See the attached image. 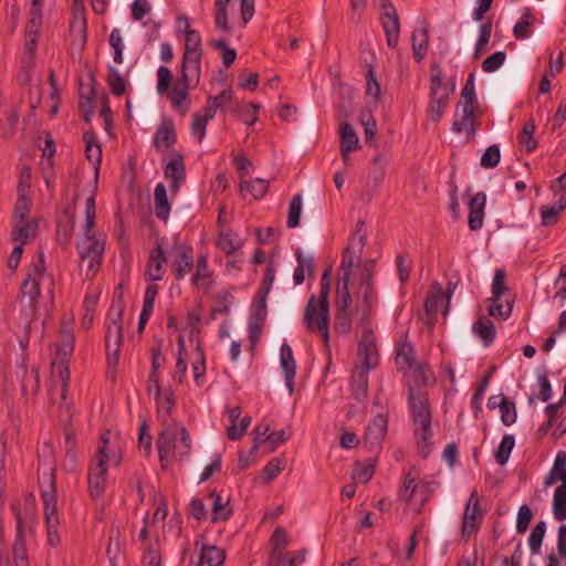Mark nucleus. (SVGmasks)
<instances>
[{
    "instance_id": "50",
    "label": "nucleus",
    "mask_w": 566,
    "mask_h": 566,
    "mask_svg": "<svg viewBox=\"0 0 566 566\" xmlns=\"http://www.w3.org/2000/svg\"><path fill=\"white\" fill-rule=\"evenodd\" d=\"M473 331L476 335L484 339L486 345L491 344L495 338V327L493 323L485 317H480L473 324Z\"/></svg>"
},
{
    "instance_id": "48",
    "label": "nucleus",
    "mask_w": 566,
    "mask_h": 566,
    "mask_svg": "<svg viewBox=\"0 0 566 566\" xmlns=\"http://www.w3.org/2000/svg\"><path fill=\"white\" fill-rule=\"evenodd\" d=\"M296 259L297 266L294 271L293 279L295 284L300 285L304 282L306 272H308L310 274L313 273L314 261L312 258H305L300 249L296 251Z\"/></svg>"
},
{
    "instance_id": "18",
    "label": "nucleus",
    "mask_w": 566,
    "mask_h": 566,
    "mask_svg": "<svg viewBox=\"0 0 566 566\" xmlns=\"http://www.w3.org/2000/svg\"><path fill=\"white\" fill-rule=\"evenodd\" d=\"M166 254L160 244H156L149 253L145 277L149 282L160 281L165 274Z\"/></svg>"
},
{
    "instance_id": "38",
    "label": "nucleus",
    "mask_w": 566,
    "mask_h": 566,
    "mask_svg": "<svg viewBox=\"0 0 566 566\" xmlns=\"http://www.w3.org/2000/svg\"><path fill=\"white\" fill-rule=\"evenodd\" d=\"M226 560V551L214 545L203 544L200 549V564L221 566Z\"/></svg>"
},
{
    "instance_id": "24",
    "label": "nucleus",
    "mask_w": 566,
    "mask_h": 566,
    "mask_svg": "<svg viewBox=\"0 0 566 566\" xmlns=\"http://www.w3.org/2000/svg\"><path fill=\"white\" fill-rule=\"evenodd\" d=\"M387 418L382 415L376 416L368 424L365 432V443L370 448L378 447L387 433Z\"/></svg>"
},
{
    "instance_id": "6",
    "label": "nucleus",
    "mask_w": 566,
    "mask_h": 566,
    "mask_svg": "<svg viewBox=\"0 0 566 566\" xmlns=\"http://www.w3.org/2000/svg\"><path fill=\"white\" fill-rule=\"evenodd\" d=\"M41 496L44 503V517L48 528V542L51 546L56 547L60 542L57 526L60 524L56 507V486H55V469H51L45 480V485L41 486Z\"/></svg>"
},
{
    "instance_id": "13",
    "label": "nucleus",
    "mask_w": 566,
    "mask_h": 566,
    "mask_svg": "<svg viewBox=\"0 0 566 566\" xmlns=\"http://www.w3.org/2000/svg\"><path fill=\"white\" fill-rule=\"evenodd\" d=\"M381 10V24L389 48H396L399 40L400 24L396 8L390 0H373Z\"/></svg>"
},
{
    "instance_id": "27",
    "label": "nucleus",
    "mask_w": 566,
    "mask_h": 566,
    "mask_svg": "<svg viewBox=\"0 0 566 566\" xmlns=\"http://www.w3.org/2000/svg\"><path fill=\"white\" fill-rule=\"evenodd\" d=\"M191 87L195 86L179 78L169 93V99L171 102V105L176 109H180L182 114H186L189 109V104H187L186 102L188 99L189 90Z\"/></svg>"
},
{
    "instance_id": "5",
    "label": "nucleus",
    "mask_w": 566,
    "mask_h": 566,
    "mask_svg": "<svg viewBox=\"0 0 566 566\" xmlns=\"http://www.w3.org/2000/svg\"><path fill=\"white\" fill-rule=\"evenodd\" d=\"M156 444L163 467L176 455L184 459L191 449L189 432L181 424L165 426L159 433Z\"/></svg>"
},
{
    "instance_id": "40",
    "label": "nucleus",
    "mask_w": 566,
    "mask_h": 566,
    "mask_svg": "<svg viewBox=\"0 0 566 566\" xmlns=\"http://www.w3.org/2000/svg\"><path fill=\"white\" fill-rule=\"evenodd\" d=\"M566 208V193L559 196L557 202L553 206H544L541 209L542 222L545 226L554 224L559 214Z\"/></svg>"
},
{
    "instance_id": "7",
    "label": "nucleus",
    "mask_w": 566,
    "mask_h": 566,
    "mask_svg": "<svg viewBox=\"0 0 566 566\" xmlns=\"http://www.w3.org/2000/svg\"><path fill=\"white\" fill-rule=\"evenodd\" d=\"M36 254L38 259L29 265L25 279L20 289L23 297L29 298V306L33 308L36 306L38 297L40 296V284L45 279L50 281L49 293L51 296L53 295V281L45 271L44 253L39 250Z\"/></svg>"
},
{
    "instance_id": "47",
    "label": "nucleus",
    "mask_w": 566,
    "mask_h": 566,
    "mask_svg": "<svg viewBox=\"0 0 566 566\" xmlns=\"http://www.w3.org/2000/svg\"><path fill=\"white\" fill-rule=\"evenodd\" d=\"M340 148L346 150H356L359 145L358 136L349 123H342L339 128Z\"/></svg>"
},
{
    "instance_id": "36",
    "label": "nucleus",
    "mask_w": 566,
    "mask_h": 566,
    "mask_svg": "<svg viewBox=\"0 0 566 566\" xmlns=\"http://www.w3.org/2000/svg\"><path fill=\"white\" fill-rule=\"evenodd\" d=\"M192 117L191 134L198 138L199 143H201L206 136L208 122L214 117L213 109L203 107L202 113L196 112Z\"/></svg>"
},
{
    "instance_id": "11",
    "label": "nucleus",
    "mask_w": 566,
    "mask_h": 566,
    "mask_svg": "<svg viewBox=\"0 0 566 566\" xmlns=\"http://www.w3.org/2000/svg\"><path fill=\"white\" fill-rule=\"evenodd\" d=\"M431 72V87H430V104L428 106V114L433 122H439L448 107L450 98V90L442 84V70L439 64L434 63L430 67Z\"/></svg>"
},
{
    "instance_id": "2",
    "label": "nucleus",
    "mask_w": 566,
    "mask_h": 566,
    "mask_svg": "<svg viewBox=\"0 0 566 566\" xmlns=\"http://www.w3.org/2000/svg\"><path fill=\"white\" fill-rule=\"evenodd\" d=\"M408 405L412 413L415 437L417 439L419 453L422 458H428L430 453V441L433 436L431 427V411L428 396L423 391H417L409 387Z\"/></svg>"
},
{
    "instance_id": "41",
    "label": "nucleus",
    "mask_w": 566,
    "mask_h": 566,
    "mask_svg": "<svg viewBox=\"0 0 566 566\" xmlns=\"http://www.w3.org/2000/svg\"><path fill=\"white\" fill-rule=\"evenodd\" d=\"M18 191L19 196L13 210L14 222L30 221L29 213L31 209V200L24 193V188L22 187V184L18 186Z\"/></svg>"
},
{
    "instance_id": "49",
    "label": "nucleus",
    "mask_w": 566,
    "mask_h": 566,
    "mask_svg": "<svg viewBox=\"0 0 566 566\" xmlns=\"http://www.w3.org/2000/svg\"><path fill=\"white\" fill-rule=\"evenodd\" d=\"M553 512L557 521L566 520V485L557 486L553 499Z\"/></svg>"
},
{
    "instance_id": "37",
    "label": "nucleus",
    "mask_w": 566,
    "mask_h": 566,
    "mask_svg": "<svg viewBox=\"0 0 566 566\" xmlns=\"http://www.w3.org/2000/svg\"><path fill=\"white\" fill-rule=\"evenodd\" d=\"M157 412H158V419L163 427L169 426V424H178L171 419V410L174 406V397L171 392H166L165 397L161 398V394L157 397Z\"/></svg>"
},
{
    "instance_id": "35",
    "label": "nucleus",
    "mask_w": 566,
    "mask_h": 566,
    "mask_svg": "<svg viewBox=\"0 0 566 566\" xmlns=\"http://www.w3.org/2000/svg\"><path fill=\"white\" fill-rule=\"evenodd\" d=\"M155 214L158 219L167 221L170 213V203L167 197V190L164 184H158L154 192Z\"/></svg>"
},
{
    "instance_id": "9",
    "label": "nucleus",
    "mask_w": 566,
    "mask_h": 566,
    "mask_svg": "<svg viewBox=\"0 0 566 566\" xmlns=\"http://www.w3.org/2000/svg\"><path fill=\"white\" fill-rule=\"evenodd\" d=\"M108 439L102 437V444L98 447L95 455L91 461L87 474L88 491L92 497L97 499L102 496L106 489L107 483V462L109 455L106 453V446Z\"/></svg>"
},
{
    "instance_id": "42",
    "label": "nucleus",
    "mask_w": 566,
    "mask_h": 566,
    "mask_svg": "<svg viewBox=\"0 0 566 566\" xmlns=\"http://www.w3.org/2000/svg\"><path fill=\"white\" fill-rule=\"evenodd\" d=\"M241 193L249 192L254 199H262L269 190V181L262 178H255L252 181H240Z\"/></svg>"
},
{
    "instance_id": "63",
    "label": "nucleus",
    "mask_w": 566,
    "mask_h": 566,
    "mask_svg": "<svg viewBox=\"0 0 566 566\" xmlns=\"http://www.w3.org/2000/svg\"><path fill=\"white\" fill-rule=\"evenodd\" d=\"M42 25V10L39 6H32L29 13V21L25 30V34L39 35L40 28Z\"/></svg>"
},
{
    "instance_id": "20",
    "label": "nucleus",
    "mask_w": 566,
    "mask_h": 566,
    "mask_svg": "<svg viewBox=\"0 0 566 566\" xmlns=\"http://www.w3.org/2000/svg\"><path fill=\"white\" fill-rule=\"evenodd\" d=\"M449 303L450 296L444 294L443 289L439 283H434L427 295L424 310L428 315L437 314L440 311L446 315L449 308Z\"/></svg>"
},
{
    "instance_id": "12",
    "label": "nucleus",
    "mask_w": 566,
    "mask_h": 566,
    "mask_svg": "<svg viewBox=\"0 0 566 566\" xmlns=\"http://www.w3.org/2000/svg\"><path fill=\"white\" fill-rule=\"evenodd\" d=\"M361 328V338L357 348V366L360 368L373 369L378 364V352L373 329L369 323L357 325Z\"/></svg>"
},
{
    "instance_id": "8",
    "label": "nucleus",
    "mask_w": 566,
    "mask_h": 566,
    "mask_svg": "<svg viewBox=\"0 0 566 566\" xmlns=\"http://www.w3.org/2000/svg\"><path fill=\"white\" fill-rule=\"evenodd\" d=\"M396 366L399 371H411L418 386L427 385L433 377L430 369L417 360L413 346L408 340L400 342L396 346Z\"/></svg>"
},
{
    "instance_id": "30",
    "label": "nucleus",
    "mask_w": 566,
    "mask_h": 566,
    "mask_svg": "<svg viewBox=\"0 0 566 566\" xmlns=\"http://www.w3.org/2000/svg\"><path fill=\"white\" fill-rule=\"evenodd\" d=\"M75 336L69 324L62 322L57 343L59 358H70L74 350Z\"/></svg>"
},
{
    "instance_id": "51",
    "label": "nucleus",
    "mask_w": 566,
    "mask_h": 566,
    "mask_svg": "<svg viewBox=\"0 0 566 566\" xmlns=\"http://www.w3.org/2000/svg\"><path fill=\"white\" fill-rule=\"evenodd\" d=\"M492 34V23L484 22L480 25L479 39L475 43L474 59H480L486 51Z\"/></svg>"
},
{
    "instance_id": "1",
    "label": "nucleus",
    "mask_w": 566,
    "mask_h": 566,
    "mask_svg": "<svg viewBox=\"0 0 566 566\" xmlns=\"http://www.w3.org/2000/svg\"><path fill=\"white\" fill-rule=\"evenodd\" d=\"M364 222L357 224L356 232L350 237L347 248L345 249L339 266V279L335 298V323L334 328L337 333L349 336L353 328V321L348 311L353 303L349 293V281L354 266L358 265L361 259V252L365 247L366 237L360 233Z\"/></svg>"
},
{
    "instance_id": "61",
    "label": "nucleus",
    "mask_w": 566,
    "mask_h": 566,
    "mask_svg": "<svg viewBox=\"0 0 566 566\" xmlns=\"http://www.w3.org/2000/svg\"><path fill=\"white\" fill-rule=\"evenodd\" d=\"M231 0H216V27L223 31H230V25L228 23V11L227 7Z\"/></svg>"
},
{
    "instance_id": "23",
    "label": "nucleus",
    "mask_w": 566,
    "mask_h": 566,
    "mask_svg": "<svg viewBox=\"0 0 566 566\" xmlns=\"http://www.w3.org/2000/svg\"><path fill=\"white\" fill-rule=\"evenodd\" d=\"M486 203V196L480 191L475 193L469 202V228L472 231H476L483 226L484 208Z\"/></svg>"
},
{
    "instance_id": "60",
    "label": "nucleus",
    "mask_w": 566,
    "mask_h": 566,
    "mask_svg": "<svg viewBox=\"0 0 566 566\" xmlns=\"http://www.w3.org/2000/svg\"><path fill=\"white\" fill-rule=\"evenodd\" d=\"M232 99H233L232 90H223L216 97L209 96L205 108L213 109V116H214L219 108L229 105L232 102Z\"/></svg>"
},
{
    "instance_id": "46",
    "label": "nucleus",
    "mask_w": 566,
    "mask_h": 566,
    "mask_svg": "<svg viewBox=\"0 0 566 566\" xmlns=\"http://www.w3.org/2000/svg\"><path fill=\"white\" fill-rule=\"evenodd\" d=\"M86 18H85V7L84 0H74L73 1V21L71 22V29L73 31H78L83 39L86 36Z\"/></svg>"
},
{
    "instance_id": "14",
    "label": "nucleus",
    "mask_w": 566,
    "mask_h": 566,
    "mask_svg": "<svg viewBox=\"0 0 566 566\" xmlns=\"http://www.w3.org/2000/svg\"><path fill=\"white\" fill-rule=\"evenodd\" d=\"M484 512L480 507V500L476 490H473L467 502L461 532L463 537H469L476 533L482 524Z\"/></svg>"
},
{
    "instance_id": "58",
    "label": "nucleus",
    "mask_w": 566,
    "mask_h": 566,
    "mask_svg": "<svg viewBox=\"0 0 566 566\" xmlns=\"http://www.w3.org/2000/svg\"><path fill=\"white\" fill-rule=\"evenodd\" d=\"M374 473L375 465L371 461L357 462L353 470L352 476L358 482L367 483L373 478Z\"/></svg>"
},
{
    "instance_id": "25",
    "label": "nucleus",
    "mask_w": 566,
    "mask_h": 566,
    "mask_svg": "<svg viewBox=\"0 0 566 566\" xmlns=\"http://www.w3.org/2000/svg\"><path fill=\"white\" fill-rule=\"evenodd\" d=\"M124 313V304L122 301L115 302L112 304L108 312V319L111 322L109 325L114 326L115 329V343H114V356L115 360H118V353L123 342V325L122 318Z\"/></svg>"
},
{
    "instance_id": "32",
    "label": "nucleus",
    "mask_w": 566,
    "mask_h": 566,
    "mask_svg": "<svg viewBox=\"0 0 566 566\" xmlns=\"http://www.w3.org/2000/svg\"><path fill=\"white\" fill-rule=\"evenodd\" d=\"M217 247L227 255H231L242 247V240L232 230L221 231L217 239Z\"/></svg>"
},
{
    "instance_id": "26",
    "label": "nucleus",
    "mask_w": 566,
    "mask_h": 566,
    "mask_svg": "<svg viewBox=\"0 0 566 566\" xmlns=\"http://www.w3.org/2000/svg\"><path fill=\"white\" fill-rule=\"evenodd\" d=\"M177 140V135L171 120L163 122L157 128L155 135V147L159 151H165L170 148Z\"/></svg>"
},
{
    "instance_id": "29",
    "label": "nucleus",
    "mask_w": 566,
    "mask_h": 566,
    "mask_svg": "<svg viewBox=\"0 0 566 566\" xmlns=\"http://www.w3.org/2000/svg\"><path fill=\"white\" fill-rule=\"evenodd\" d=\"M165 177L171 180V192L177 193L179 190V184L185 180L186 177V168L180 156L169 161L165 168Z\"/></svg>"
},
{
    "instance_id": "19",
    "label": "nucleus",
    "mask_w": 566,
    "mask_h": 566,
    "mask_svg": "<svg viewBox=\"0 0 566 566\" xmlns=\"http://www.w3.org/2000/svg\"><path fill=\"white\" fill-rule=\"evenodd\" d=\"M201 56L202 54L196 53L182 55L180 78L193 86H197L200 82Z\"/></svg>"
},
{
    "instance_id": "57",
    "label": "nucleus",
    "mask_w": 566,
    "mask_h": 566,
    "mask_svg": "<svg viewBox=\"0 0 566 566\" xmlns=\"http://www.w3.org/2000/svg\"><path fill=\"white\" fill-rule=\"evenodd\" d=\"M303 199L302 195H295L289 207V216H287V227L295 228L300 224L301 213H302Z\"/></svg>"
},
{
    "instance_id": "54",
    "label": "nucleus",
    "mask_w": 566,
    "mask_h": 566,
    "mask_svg": "<svg viewBox=\"0 0 566 566\" xmlns=\"http://www.w3.org/2000/svg\"><path fill=\"white\" fill-rule=\"evenodd\" d=\"M515 446V438L512 434H505L497 448V451L495 453L496 462L500 465H504L509 459L510 454Z\"/></svg>"
},
{
    "instance_id": "31",
    "label": "nucleus",
    "mask_w": 566,
    "mask_h": 566,
    "mask_svg": "<svg viewBox=\"0 0 566 566\" xmlns=\"http://www.w3.org/2000/svg\"><path fill=\"white\" fill-rule=\"evenodd\" d=\"M370 369L355 367L352 376V391L356 399L361 400L366 398L368 392V371Z\"/></svg>"
},
{
    "instance_id": "52",
    "label": "nucleus",
    "mask_w": 566,
    "mask_h": 566,
    "mask_svg": "<svg viewBox=\"0 0 566 566\" xmlns=\"http://www.w3.org/2000/svg\"><path fill=\"white\" fill-rule=\"evenodd\" d=\"M536 129L535 122L533 119L525 123L522 132L518 135V143L525 147L526 151H533L537 147V142L533 137Z\"/></svg>"
},
{
    "instance_id": "55",
    "label": "nucleus",
    "mask_w": 566,
    "mask_h": 566,
    "mask_svg": "<svg viewBox=\"0 0 566 566\" xmlns=\"http://www.w3.org/2000/svg\"><path fill=\"white\" fill-rule=\"evenodd\" d=\"M413 469L409 470L402 480V485L399 491V497L402 501L409 502L411 497L413 496V493L416 492L418 485L416 484L417 474H413Z\"/></svg>"
},
{
    "instance_id": "15",
    "label": "nucleus",
    "mask_w": 566,
    "mask_h": 566,
    "mask_svg": "<svg viewBox=\"0 0 566 566\" xmlns=\"http://www.w3.org/2000/svg\"><path fill=\"white\" fill-rule=\"evenodd\" d=\"M171 269L178 281L184 280L185 276L193 268V251L192 248L186 243L177 242L170 250Z\"/></svg>"
},
{
    "instance_id": "62",
    "label": "nucleus",
    "mask_w": 566,
    "mask_h": 566,
    "mask_svg": "<svg viewBox=\"0 0 566 566\" xmlns=\"http://www.w3.org/2000/svg\"><path fill=\"white\" fill-rule=\"evenodd\" d=\"M186 352V348H185V340L182 337L179 338L178 340V357H177V363H176V366H175V371H174V379L176 381H178L179 384H181L184 381V377L186 375V371H187V364L184 359V354Z\"/></svg>"
},
{
    "instance_id": "56",
    "label": "nucleus",
    "mask_w": 566,
    "mask_h": 566,
    "mask_svg": "<svg viewBox=\"0 0 566 566\" xmlns=\"http://www.w3.org/2000/svg\"><path fill=\"white\" fill-rule=\"evenodd\" d=\"M546 532V523L538 522L531 532L528 538L530 549L533 554H538Z\"/></svg>"
},
{
    "instance_id": "21",
    "label": "nucleus",
    "mask_w": 566,
    "mask_h": 566,
    "mask_svg": "<svg viewBox=\"0 0 566 566\" xmlns=\"http://www.w3.org/2000/svg\"><path fill=\"white\" fill-rule=\"evenodd\" d=\"M281 367L284 374L285 384L289 392L294 391V378L296 373V363L293 356L291 346L287 343H283L280 349Z\"/></svg>"
},
{
    "instance_id": "45",
    "label": "nucleus",
    "mask_w": 566,
    "mask_h": 566,
    "mask_svg": "<svg viewBox=\"0 0 566 566\" xmlns=\"http://www.w3.org/2000/svg\"><path fill=\"white\" fill-rule=\"evenodd\" d=\"M83 138L86 144L85 153L87 159L93 165L98 166L102 161V148L97 143V137L93 132H86L84 133Z\"/></svg>"
},
{
    "instance_id": "34",
    "label": "nucleus",
    "mask_w": 566,
    "mask_h": 566,
    "mask_svg": "<svg viewBox=\"0 0 566 566\" xmlns=\"http://www.w3.org/2000/svg\"><path fill=\"white\" fill-rule=\"evenodd\" d=\"M179 21H185L186 42L184 54H202L201 36L199 32L190 28V23L187 17H179Z\"/></svg>"
},
{
    "instance_id": "3",
    "label": "nucleus",
    "mask_w": 566,
    "mask_h": 566,
    "mask_svg": "<svg viewBox=\"0 0 566 566\" xmlns=\"http://www.w3.org/2000/svg\"><path fill=\"white\" fill-rule=\"evenodd\" d=\"M328 273L325 272L321 280L318 300L312 295L305 306L303 322L311 332L317 331L325 344L329 343V283Z\"/></svg>"
},
{
    "instance_id": "64",
    "label": "nucleus",
    "mask_w": 566,
    "mask_h": 566,
    "mask_svg": "<svg viewBox=\"0 0 566 566\" xmlns=\"http://www.w3.org/2000/svg\"><path fill=\"white\" fill-rule=\"evenodd\" d=\"M506 54L503 51H497L488 56L482 62V70L486 73H492L499 70L505 62Z\"/></svg>"
},
{
    "instance_id": "33",
    "label": "nucleus",
    "mask_w": 566,
    "mask_h": 566,
    "mask_svg": "<svg viewBox=\"0 0 566 566\" xmlns=\"http://www.w3.org/2000/svg\"><path fill=\"white\" fill-rule=\"evenodd\" d=\"M40 388V373L38 367H32L30 370H24L21 379L22 395L28 399L35 396Z\"/></svg>"
},
{
    "instance_id": "59",
    "label": "nucleus",
    "mask_w": 566,
    "mask_h": 566,
    "mask_svg": "<svg viewBox=\"0 0 566 566\" xmlns=\"http://www.w3.org/2000/svg\"><path fill=\"white\" fill-rule=\"evenodd\" d=\"M499 408L501 410V419L505 426H511L516 421V408L515 403L509 400L506 397H502L499 402Z\"/></svg>"
},
{
    "instance_id": "28",
    "label": "nucleus",
    "mask_w": 566,
    "mask_h": 566,
    "mask_svg": "<svg viewBox=\"0 0 566 566\" xmlns=\"http://www.w3.org/2000/svg\"><path fill=\"white\" fill-rule=\"evenodd\" d=\"M38 222L35 220L14 222L12 240L22 247L36 235Z\"/></svg>"
},
{
    "instance_id": "43",
    "label": "nucleus",
    "mask_w": 566,
    "mask_h": 566,
    "mask_svg": "<svg viewBox=\"0 0 566 566\" xmlns=\"http://www.w3.org/2000/svg\"><path fill=\"white\" fill-rule=\"evenodd\" d=\"M210 497L213 499V501H212V512H213L212 521L213 522L218 521V520L227 521L232 513V510L229 507V497H223L221 494H218L216 492H212L210 494Z\"/></svg>"
},
{
    "instance_id": "16",
    "label": "nucleus",
    "mask_w": 566,
    "mask_h": 566,
    "mask_svg": "<svg viewBox=\"0 0 566 566\" xmlns=\"http://www.w3.org/2000/svg\"><path fill=\"white\" fill-rule=\"evenodd\" d=\"M478 105L458 104L452 130L457 134L467 133L468 138L474 137L476 132V112Z\"/></svg>"
},
{
    "instance_id": "39",
    "label": "nucleus",
    "mask_w": 566,
    "mask_h": 566,
    "mask_svg": "<svg viewBox=\"0 0 566 566\" xmlns=\"http://www.w3.org/2000/svg\"><path fill=\"white\" fill-rule=\"evenodd\" d=\"M260 105L256 103H237L233 107V113L237 117L248 126H252L258 122V113Z\"/></svg>"
},
{
    "instance_id": "22",
    "label": "nucleus",
    "mask_w": 566,
    "mask_h": 566,
    "mask_svg": "<svg viewBox=\"0 0 566 566\" xmlns=\"http://www.w3.org/2000/svg\"><path fill=\"white\" fill-rule=\"evenodd\" d=\"M191 283L208 293L213 285L212 273L209 271L208 258L206 254H200L196 262V270L191 277Z\"/></svg>"
},
{
    "instance_id": "53",
    "label": "nucleus",
    "mask_w": 566,
    "mask_h": 566,
    "mask_svg": "<svg viewBox=\"0 0 566 566\" xmlns=\"http://www.w3.org/2000/svg\"><path fill=\"white\" fill-rule=\"evenodd\" d=\"M107 83L114 95L120 96L125 93L126 81L115 66L108 67Z\"/></svg>"
},
{
    "instance_id": "44",
    "label": "nucleus",
    "mask_w": 566,
    "mask_h": 566,
    "mask_svg": "<svg viewBox=\"0 0 566 566\" xmlns=\"http://www.w3.org/2000/svg\"><path fill=\"white\" fill-rule=\"evenodd\" d=\"M428 41L429 35L426 27L412 33V52L417 62H420L424 57L428 49Z\"/></svg>"
},
{
    "instance_id": "17",
    "label": "nucleus",
    "mask_w": 566,
    "mask_h": 566,
    "mask_svg": "<svg viewBox=\"0 0 566 566\" xmlns=\"http://www.w3.org/2000/svg\"><path fill=\"white\" fill-rule=\"evenodd\" d=\"M52 379L54 385L50 389L51 399L54 400V391L59 387L61 400L65 401L70 387L69 358H59V360L53 361Z\"/></svg>"
},
{
    "instance_id": "10",
    "label": "nucleus",
    "mask_w": 566,
    "mask_h": 566,
    "mask_svg": "<svg viewBox=\"0 0 566 566\" xmlns=\"http://www.w3.org/2000/svg\"><path fill=\"white\" fill-rule=\"evenodd\" d=\"M81 266L86 268V276L93 277L102 263L104 243L96 238L93 231H83V238L77 242Z\"/></svg>"
},
{
    "instance_id": "4",
    "label": "nucleus",
    "mask_w": 566,
    "mask_h": 566,
    "mask_svg": "<svg viewBox=\"0 0 566 566\" xmlns=\"http://www.w3.org/2000/svg\"><path fill=\"white\" fill-rule=\"evenodd\" d=\"M374 268L375 262L373 260L364 263L356 291L355 308L353 310L352 305L348 308L353 324L364 325L369 323L371 308L377 301V292L374 284Z\"/></svg>"
}]
</instances>
